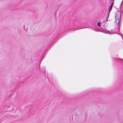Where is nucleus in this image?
Returning <instances> with one entry per match:
<instances>
[{
  "label": "nucleus",
  "mask_w": 123,
  "mask_h": 123,
  "mask_svg": "<svg viewBox=\"0 0 123 123\" xmlns=\"http://www.w3.org/2000/svg\"><path fill=\"white\" fill-rule=\"evenodd\" d=\"M120 59H121V60L122 59H121V58Z\"/></svg>",
  "instance_id": "obj_5"
},
{
  "label": "nucleus",
  "mask_w": 123,
  "mask_h": 123,
  "mask_svg": "<svg viewBox=\"0 0 123 123\" xmlns=\"http://www.w3.org/2000/svg\"><path fill=\"white\" fill-rule=\"evenodd\" d=\"M100 22H99L98 24V25L100 27Z\"/></svg>",
  "instance_id": "obj_3"
},
{
  "label": "nucleus",
  "mask_w": 123,
  "mask_h": 123,
  "mask_svg": "<svg viewBox=\"0 0 123 123\" xmlns=\"http://www.w3.org/2000/svg\"><path fill=\"white\" fill-rule=\"evenodd\" d=\"M113 1H114V0H113ZM114 4V2H112L109 8H112V6H113V5Z\"/></svg>",
  "instance_id": "obj_2"
},
{
  "label": "nucleus",
  "mask_w": 123,
  "mask_h": 123,
  "mask_svg": "<svg viewBox=\"0 0 123 123\" xmlns=\"http://www.w3.org/2000/svg\"><path fill=\"white\" fill-rule=\"evenodd\" d=\"M112 8H110V9H109V12H110L111 11V9Z\"/></svg>",
  "instance_id": "obj_4"
},
{
  "label": "nucleus",
  "mask_w": 123,
  "mask_h": 123,
  "mask_svg": "<svg viewBox=\"0 0 123 123\" xmlns=\"http://www.w3.org/2000/svg\"><path fill=\"white\" fill-rule=\"evenodd\" d=\"M120 18H118L117 19L116 18L115 19V22L116 24H117L118 25L120 22Z\"/></svg>",
  "instance_id": "obj_1"
}]
</instances>
